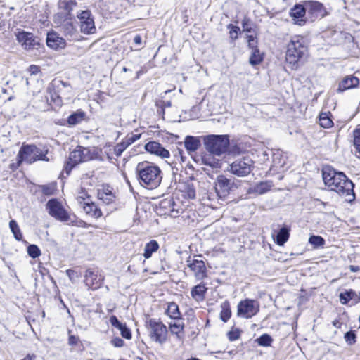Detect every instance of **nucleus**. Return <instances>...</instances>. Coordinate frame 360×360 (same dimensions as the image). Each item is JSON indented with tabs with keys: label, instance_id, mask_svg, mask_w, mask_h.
I'll use <instances>...</instances> for the list:
<instances>
[{
	"label": "nucleus",
	"instance_id": "nucleus-46",
	"mask_svg": "<svg viewBox=\"0 0 360 360\" xmlns=\"http://www.w3.org/2000/svg\"><path fill=\"white\" fill-rule=\"evenodd\" d=\"M345 340L349 345H353L356 342V334L354 331L349 330L345 334Z\"/></svg>",
	"mask_w": 360,
	"mask_h": 360
},
{
	"label": "nucleus",
	"instance_id": "nucleus-2",
	"mask_svg": "<svg viewBox=\"0 0 360 360\" xmlns=\"http://www.w3.org/2000/svg\"><path fill=\"white\" fill-rule=\"evenodd\" d=\"M139 184L147 188H157L162 180L161 170L159 167L148 162H139L136 168Z\"/></svg>",
	"mask_w": 360,
	"mask_h": 360
},
{
	"label": "nucleus",
	"instance_id": "nucleus-33",
	"mask_svg": "<svg viewBox=\"0 0 360 360\" xmlns=\"http://www.w3.org/2000/svg\"><path fill=\"white\" fill-rule=\"evenodd\" d=\"M98 198L104 203L108 205L113 202L115 199L114 194L109 189L99 191L98 193Z\"/></svg>",
	"mask_w": 360,
	"mask_h": 360
},
{
	"label": "nucleus",
	"instance_id": "nucleus-1",
	"mask_svg": "<svg viewBox=\"0 0 360 360\" xmlns=\"http://www.w3.org/2000/svg\"><path fill=\"white\" fill-rule=\"evenodd\" d=\"M322 177L324 184L330 191L340 195L354 198V184L342 172H336L330 166H326L322 169Z\"/></svg>",
	"mask_w": 360,
	"mask_h": 360
},
{
	"label": "nucleus",
	"instance_id": "nucleus-48",
	"mask_svg": "<svg viewBox=\"0 0 360 360\" xmlns=\"http://www.w3.org/2000/svg\"><path fill=\"white\" fill-rule=\"evenodd\" d=\"M110 322L111 323V325L117 328L120 331L124 327L126 326V324H123L115 316H112L110 318Z\"/></svg>",
	"mask_w": 360,
	"mask_h": 360
},
{
	"label": "nucleus",
	"instance_id": "nucleus-34",
	"mask_svg": "<svg viewBox=\"0 0 360 360\" xmlns=\"http://www.w3.org/2000/svg\"><path fill=\"white\" fill-rule=\"evenodd\" d=\"M358 295L352 289L346 290L345 292H341L340 295V302L343 304H347L349 300H354L356 302Z\"/></svg>",
	"mask_w": 360,
	"mask_h": 360
},
{
	"label": "nucleus",
	"instance_id": "nucleus-60",
	"mask_svg": "<svg viewBox=\"0 0 360 360\" xmlns=\"http://www.w3.org/2000/svg\"><path fill=\"white\" fill-rule=\"evenodd\" d=\"M349 269L352 272H357L360 270V267L358 266L351 265L349 266Z\"/></svg>",
	"mask_w": 360,
	"mask_h": 360
},
{
	"label": "nucleus",
	"instance_id": "nucleus-19",
	"mask_svg": "<svg viewBox=\"0 0 360 360\" xmlns=\"http://www.w3.org/2000/svg\"><path fill=\"white\" fill-rule=\"evenodd\" d=\"M18 158H20V162H26L32 163L34 162L33 145H22L20 148Z\"/></svg>",
	"mask_w": 360,
	"mask_h": 360
},
{
	"label": "nucleus",
	"instance_id": "nucleus-3",
	"mask_svg": "<svg viewBox=\"0 0 360 360\" xmlns=\"http://www.w3.org/2000/svg\"><path fill=\"white\" fill-rule=\"evenodd\" d=\"M307 52V47L304 39L295 36L287 45L286 62L292 65V68H297L298 62L306 55Z\"/></svg>",
	"mask_w": 360,
	"mask_h": 360
},
{
	"label": "nucleus",
	"instance_id": "nucleus-53",
	"mask_svg": "<svg viewBox=\"0 0 360 360\" xmlns=\"http://www.w3.org/2000/svg\"><path fill=\"white\" fill-rule=\"evenodd\" d=\"M77 164V163H75L73 162L72 161H71L70 159H69V161H68L66 162V165L65 166V169H64V171L66 173L67 175H69L71 172V170L72 169V168L76 166Z\"/></svg>",
	"mask_w": 360,
	"mask_h": 360
},
{
	"label": "nucleus",
	"instance_id": "nucleus-29",
	"mask_svg": "<svg viewBox=\"0 0 360 360\" xmlns=\"http://www.w3.org/2000/svg\"><path fill=\"white\" fill-rule=\"evenodd\" d=\"M158 249V243L155 240H152L146 244L143 255L146 259H149L153 253L157 252Z\"/></svg>",
	"mask_w": 360,
	"mask_h": 360
},
{
	"label": "nucleus",
	"instance_id": "nucleus-47",
	"mask_svg": "<svg viewBox=\"0 0 360 360\" xmlns=\"http://www.w3.org/2000/svg\"><path fill=\"white\" fill-rule=\"evenodd\" d=\"M241 331L238 328H233L229 333L228 337L231 341H234L240 338Z\"/></svg>",
	"mask_w": 360,
	"mask_h": 360
},
{
	"label": "nucleus",
	"instance_id": "nucleus-36",
	"mask_svg": "<svg viewBox=\"0 0 360 360\" xmlns=\"http://www.w3.org/2000/svg\"><path fill=\"white\" fill-rule=\"evenodd\" d=\"M9 227L15 240L18 241L22 240V235L20 229L15 220L12 219L10 221Z\"/></svg>",
	"mask_w": 360,
	"mask_h": 360
},
{
	"label": "nucleus",
	"instance_id": "nucleus-26",
	"mask_svg": "<svg viewBox=\"0 0 360 360\" xmlns=\"http://www.w3.org/2000/svg\"><path fill=\"white\" fill-rule=\"evenodd\" d=\"M207 290V288L205 285L200 283L192 288L191 294L192 297L197 302H201L205 300Z\"/></svg>",
	"mask_w": 360,
	"mask_h": 360
},
{
	"label": "nucleus",
	"instance_id": "nucleus-56",
	"mask_svg": "<svg viewBox=\"0 0 360 360\" xmlns=\"http://www.w3.org/2000/svg\"><path fill=\"white\" fill-rule=\"evenodd\" d=\"M78 342H79L78 337L75 336V335H70L69 340H68L69 345H77Z\"/></svg>",
	"mask_w": 360,
	"mask_h": 360
},
{
	"label": "nucleus",
	"instance_id": "nucleus-49",
	"mask_svg": "<svg viewBox=\"0 0 360 360\" xmlns=\"http://www.w3.org/2000/svg\"><path fill=\"white\" fill-rule=\"evenodd\" d=\"M110 322L111 323V325L117 328L120 331L124 327L126 326V324H123L115 316H112L110 318Z\"/></svg>",
	"mask_w": 360,
	"mask_h": 360
},
{
	"label": "nucleus",
	"instance_id": "nucleus-40",
	"mask_svg": "<svg viewBox=\"0 0 360 360\" xmlns=\"http://www.w3.org/2000/svg\"><path fill=\"white\" fill-rule=\"evenodd\" d=\"M309 243L314 248H318L324 246L325 240L320 236H311L309 238Z\"/></svg>",
	"mask_w": 360,
	"mask_h": 360
},
{
	"label": "nucleus",
	"instance_id": "nucleus-31",
	"mask_svg": "<svg viewBox=\"0 0 360 360\" xmlns=\"http://www.w3.org/2000/svg\"><path fill=\"white\" fill-rule=\"evenodd\" d=\"M166 314L174 320H178V319L181 318L179 306L174 302L168 304Z\"/></svg>",
	"mask_w": 360,
	"mask_h": 360
},
{
	"label": "nucleus",
	"instance_id": "nucleus-25",
	"mask_svg": "<svg viewBox=\"0 0 360 360\" xmlns=\"http://www.w3.org/2000/svg\"><path fill=\"white\" fill-rule=\"evenodd\" d=\"M201 146V141L199 137L187 136L184 140V146L189 152H195Z\"/></svg>",
	"mask_w": 360,
	"mask_h": 360
},
{
	"label": "nucleus",
	"instance_id": "nucleus-45",
	"mask_svg": "<svg viewBox=\"0 0 360 360\" xmlns=\"http://www.w3.org/2000/svg\"><path fill=\"white\" fill-rule=\"evenodd\" d=\"M354 146L360 153V129H356L354 132Z\"/></svg>",
	"mask_w": 360,
	"mask_h": 360
},
{
	"label": "nucleus",
	"instance_id": "nucleus-24",
	"mask_svg": "<svg viewBox=\"0 0 360 360\" xmlns=\"http://www.w3.org/2000/svg\"><path fill=\"white\" fill-rule=\"evenodd\" d=\"M82 209L87 215L94 218L98 219L102 216L101 210L92 202H84Z\"/></svg>",
	"mask_w": 360,
	"mask_h": 360
},
{
	"label": "nucleus",
	"instance_id": "nucleus-54",
	"mask_svg": "<svg viewBox=\"0 0 360 360\" xmlns=\"http://www.w3.org/2000/svg\"><path fill=\"white\" fill-rule=\"evenodd\" d=\"M120 334L121 335L127 339V340H129L131 338V330H129V328H128L126 326H124L121 330H120Z\"/></svg>",
	"mask_w": 360,
	"mask_h": 360
},
{
	"label": "nucleus",
	"instance_id": "nucleus-62",
	"mask_svg": "<svg viewBox=\"0 0 360 360\" xmlns=\"http://www.w3.org/2000/svg\"><path fill=\"white\" fill-rule=\"evenodd\" d=\"M38 70H39V68L36 65L30 66V71H31L32 74H35L37 72H38Z\"/></svg>",
	"mask_w": 360,
	"mask_h": 360
},
{
	"label": "nucleus",
	"instance_id": "nucleus-22",
	"mask_svg": "<svg viewBox=\"0 0 360 360\" xmlns=\"http://www.w3.org/2000/svg\"><path fill=\"white\" fill-rule=\"evenodd\" d=\"M359 84V80L356 77L347 76L345 77L339 84L338 92H343L345 90L355 88Z\"/></svg>",
	"mask_w": 360,
	"mask_h": 360
},
{
	"label": "nucleus",
	"instance_id": "nucleus-61",
	"mask_svg": "<svg viewBox=\"0 0 360 360\" xmlns=\"http://www.w3.org/2000/svg\"><path fill=\"white\" fill-rule=\"evenodd\" d=\"M172 105L171 101H162V107H170ZM162 112H164L165 110L162 108Z\"/></svg>",
	"mask_w": 360,
	"mask_h": 360
},
{
	"label": "nucleus",
	"instance_id": "nucleus-16",
	"mask_svg": "<svg viewBox=\"0 0 360 360\" xmlns=\"http://www.w3.org/2000/svg\"><path fill=\"white\" fill-rule=\"evenodd\" d=\"M141 137V134H128L122 142L117 143L115 147V154L117 156H120L122 152L128 148L131 144L134 143L136 141L139 139Z\"/></svg>",
	"mask_w": 360,
	"mask_h": 360
},
{
	"label": "nucleus",
	"instance_id": "nucleus-28",
	"mask_svg": "<svg viewBox=\"0 0 360 360\" xmlns=\"http://www.w3.org/2000/svg\"><path fill=\"white\" fill-rule=\"evenodd\" d=\"M85 116L86 113L83 110H78L68 117V123L70 126L76 125L84 120Z\"/></svg>",
	"mask_w": 360,
	"mask_h": 360
},
{
	"label": "nucleus",
	"instance_id": "nucleus-39",
	"mask_svg": "<svg viewBox=\"0 0 360 360\" xmlns=\"http://www.w3.org/2000/svg\"><path fill=\"white\" fill-rule=\"evenodd\" d=\"M319 124L323 128H330L333 126V122L328 117V113L321 112L319 115Z\"/></svg>",
	"mask_w": 360,
	"mask_h": 360
},
{
	"label": "nucleus",
	"instance_id": "nucleus-8",
	"mask_svg": "<svg viewBox=\"0 0 360 360\" xmlns=\"http://www.w3.org/2000/svg\"><path fill=\"white\" fill-rule=\"evenodd\" d=\"M259 310V305L256 300L245 299L238 303L237 315L242 318L250 319L256 315Z\"/></svg>",
	"mask_w": 360,
	"mask_h": 360
},
{
	"label": "nucleus",
	"instance_id": "nucleus-41",
	"mask_svg": "<svg viewBox=\"0 0 360 360\" xmlns=\"http://www.w3.org/2000/svg\"><path fill=\"white\" fill-rule=\"evenodd\" d=\"M38 191H41L45 195H52L55 191V185L53 184H49L46 185H39L38 186Z\"/></svg>",
	"mask_w": 360,
	"mask_h": 360
},
{
	"label": "nucleus",
	"instance_id": "nucleus-52",
	"mask_svg": "<svg viewBox=\"0 0 360 360\" xmlns=\"http://www.w3.org/2000/svg\"><path fill=\"white\" fill-rule=\"evenodd\" d=\"M248 46L252 50L257 49V41L255 39V38L252 35L248 36Z\"/></svg>",
	"mask_w": 360,
	"mask_h": 360
},
{
	"label": "nucleus",
	"instance_id": "nucleus-38",
	"mask_svg": "<svg viewBox=\"0 0 360 360\" xmlns=\"http://www.w3.org/2000/svg\"><path fill=\"white\" fill-rule=\"evenodd\" d=\"M33 150L34 162L37 160H44L46 162L49 161V158L46 157V153L48 152L47 150L44 152L41 149L37 148L34 145H33Z\"/></svg>",
	"mask_w": 360,
	"mask_h": 360
},
{
	"label": "nucleus",
	"instance_id": "nucleus-64",
	"mask_svg": "<svg viewBox=\"0 0 360 360\" xmlns=\"http://www.w3.org/2000/svg\"><path fill=\"white\" fill-rule=\"evenodd\" d=\"M81 195H79V196H84L85 197V200L86 198H89V195H88L87 193H86L85 191H83V189L81 190V192L79 193Z\"/></svg>",
	"mask_w": 360,
	"mask_h": 360
},
{
	"label": "nucleus",
	"instance_id": "nucleus-12",
	"mask_svg": "<svg viewBox=\"0 0 360 360\" xmlns=\"http://www.w3.org/2000/svg\"><path fill=\"white\" fill-rule=\"evenodd\" d=\"M46 207L51 216L62 221H67L69 215L61 204L56 199H51L48 201Z\"/></svg>",
	"mask_w": 360,
	"mask_h": 360
},
{
	"label": "nucleus",
	"instance_id": "nucleus-14",
	"mask_svg": "<svg viewBox=\"0 0 360 360\" xmlns=\"http://www.w3.org/2000/svg\"><path fill=\"white\" fill-rule=\"evenodd\" d=\"M103 281V277L98 274V270L94 269H86L84 275V283L89 288L92 290L98 288Z\"/></svg>",
	"mask_w": 360,
	"mask_h": 360
},
{
	"label": "nucleus",
	"instance_id": "nucleus-21",
	"mask_svg": "<svg viewBox=\"0 0 360 360\" xmlns=\"http://www.w3.org/2000/svg\"><path fill=\"white\" fill-rule=\"evenodd\" d=\"M46 44L53 49L64 48L65 41L60 37L56 32H49L46 37Z\"/></svg>",
	"mask_w": 360,
	"mask_h": 360
},
{
	"label": "nucleus",
	"instance_id": "nucleus-55",
	"mask_svg": "<svg viewBox=\"0 0 360 360\" xmlns=\"http://www.w3.org/2000/svg\"><path fill=\"white\" fill-rule=\"evenodd\" d=\"M111 344L116 347H120L123 346L124 341L121 338L115 337L112 339Z\"/></svg>",
	"mask_w": 360,
	"mask_h": 360
},
{
	"label": "nucleus",
	"instance_id": "nucleus-10",
	"mask_svg": "<svg viewBox=\"0 0 360 360\" xmlns=\"http://www.w3.org/2000/svg\"><path fill=\"white\" fill-rule=\"evenodd\" d=\"M235 188L236 186L231 179L224 175L218 176L214 189L219 198L224 199Z\"/></svg>",
	"mask_w": 360,
	"mask_h": 360
},
{
	"label": "nucleus",
	"instance_id": "nucleus-13",
	"mask_svg": "<svg viewBox=\"0 0 360 360\" xmlns=\"http://www.w3.org/2000/svg\"><path fill=\"white\" fill-rule=\"evenodd\" d=\"M187 266L194 274L197 280H202L207 277V270L202 260L191 259L189 257L186 261Z\"/></svg>",
	"mask_w": 360,
	"mask_h": 360
},
{
	"label": "nucleus",
	"instance_id": "nucleus-18",
	"mask_svg": "<svg viewBox=\"0 0 360 360\" xmlns=\"http://www.w3.org/2000/svg\"><path fill=\"white\" fill-rule=\"evenodd\" d=\"M307 9H305L304 4L303 5H295L290 11V15L295 20V23L299 25H302L305 23L304 15L306 14Z\"/></svg>",
	"mask_w": 360,
	"mask_h": 360
},
{
	"label": "nucleus",
	"instance_id": "nucleus-32",
	"mask_svg": "<svg viewBox=\"0 0 360 360\" xmlns=\"http://www.w3.org/2000/svg\"><path fill=\"white\" fill-rule=\"evenodd\" d=\"M290 230L288 227H282L277 233L276 236V243L278 245H283L288 240Z\"/></svg>",
	"mask_w": 360,
	"mask_h": 360
},
{
	"label": "nucleus",
	"instance_id": "nucleus-17",
	"mask_svg": "<svg viewBox=\"0 0 360 360\" xmlns=\"http://www.w3.org/2000/svg\"><path fill=\"white\" fill-rule=\"evenodd\" d=\"M147 152L165 158L169 156V152L163 148L160 143L156 141H150L145 145Z\"/></svg>",
	"mask_w": 360,
	"mask_h": 360
},
{
	"label": "nucleus",
	"instance_id": "nucleus-6",
	"mask_svg": "<svg viewBox=\"0 0 360 360\" xmlns=\"http://www.w3.org/2000/svg\"><path fill=\"white\" fill-rule=\"evenodd\" d=\"M254 167V161L248 156H244L234 160L229 165L228 170L238 177L247 176Z\"/></svg>",
	"mask_w": 360,
	"mask_h": 360
},
{
	"label": "nucleus",
	"instance_id": "nucleus-27",
	"mask_svg": "<svg viewBox=\"0 0 360 360\" xmlns=\"http://www.w3.org/2000/svg\"><path fill=\"white\" fill-rule=\"evenodd\" d=\"M170 331L172 334L176 335L177 338L181 339L180 333L183 331L184 325L181 321V319L179 318L178 320H174L169 323Z\"/></svg>",
	"mask_w": 360,
	"mask_h": 360
},
{
	"label": "nucleus",
	"instance_id": "nucleus-7",
	"mask_svg": "<svg viewBox=\"0 0 360 360\" xmlns=\"http://www.w3.org/2000/svg\"><path fill=\"white\" fill-rule=\"evenodd\" d=\"M16 37L25 50L34 52V54H37V52L40 53L39 49L41 47L40 39L32 33L20 31L18 32Z\"/></svg>",
	"mask_w": 360,
	"mask_h": 360
},
{
	"label": "nucleus",
	"instance_id": "nucleus-5",
	"mask_svg": "<svg viewBox=\"0 0 360 360\" xmlns=\"http://www.w3.org/2000/svg\"><path fill=\"white\" fill-rule=\"evenodd\" d=\"M146 327L150 339L160 345L167 340V328L161 321L150 319L146 322Z\"/></svg>",
	"mask_w": 360,
	"mask_h": 360
},
{
	"label": "nucleus",
	"instance_id": "nucleus-9",
	"mask_svg": "<svg viewBox=\"0 0 360 360\" xmlns=\"http://www.w3.org/2000/svg\"><path fill=\"white\" fill-rule=\"evenodd\" d=\"M77 18L80 24V30L85 34H91L96 32V27L94 18L90 11H80L77 13Z\"/></svg>",
	"mask_w": 360,
	"mask_h": 360
},
{
	"label": "nucleus",
	"instance_id": "nucleus-30",
	"mask_svg": "<svg viewBox=\"0 0 360 360\" xmlns=\"http://www.w3.org/2000/svg\"><path fill=\"white\" fill-rule=\"evenodd\" d=\"M213 154H207L202 156V163L205 165L210 166L212 168H218L220 167V162L219 159L213 157Z\"/></svg>",
	"mask_w": 360,
	"mask_h": 360
},
{
	"label": "nucleus",
	"instance_id": "nucleus-43",
	"mask_svg": "<svg viewBox=\"0 0 360 360\" xmlns=\"http://www.w3.org/2000/svg\"><path fill=\"white\" fill-rule=\"evenodd\" d=\"M27 253L32 258H37L41 255V250L36 245H30L27 247Z\"/></svg>",
	"mask_w": 360,
	"mask_h": 360
},
{
	"label": "nucleus",
	"instance_id": "nucleus-44",
	"mask_svg": "<svg viewBox=\"0 0 360 360\" xmlns=\"http://www.w3.org/2000/svg\"><path fill=\"white\" fill-rule=\"evenodd\" d=\"M228 29H229V35H230V37L233 39V40H235L238 38V32L240 31V28L238 26H235L232 24H229L228 26H227Z\"/></svg>",
	"mask_w": 360,
	"mask_h": 360
},
{
	"label": "nucleus",
	"instance_id": "nucleus-4",
	"mask_svg": "<svg viewBox=\"0 0 360 360\" xmlns=\"http://www.w3.org/2000/svg\"><path fill=\"white\" fill-rule=\"evenodd\" d=\"M205 148L214 155L220 156L226 152L229 146L227 135H207L202 137Z\"/></svg>",
	"mask_w": 360,
	"mask_h": 360
},
{
	"label": "nucleus",
	"instance_id": "nucleus-57",
	"mask_svg": "<svg viewBox=\"0 0 360 360\" xmlns=\"http://www.w3.org/2000/svg\"><path fill=\"white\" fill-rule=\"evenodd\" d=\"M22 162H20V158L17 157V162L15 163L13 162L10 164L9 167L13 171H15L18 168V167L21 165Z\"/></svg>",
	"mask_w": 360,
	"mask_h": 360
},
{
	"label": "nucleus",
	"instance_id": "nucleus-35",
	"mask_svg": "<svg viewBox=\"0 0 360 360\" xmlns=\"http://www.w3.org/2000/svg\"><path fill=\"white\" fill-rule=\"evenodd\" d=\"M221 312H220V319L223 322H227L231 316V311L230 309V304L228 301L224 302L221 304Z\"/></svg>",
	"mask_w": 360,
	"mask_h": 360
},
{
	"label": "nucleus",
	"instance_id": "nucleus-51",
	"mask_svg": "<svg viewBox=\"0 0 360 360\" xmlns=\"http://www.w3.org/2000/svg\"><path fill=\"white\" fill-rule=\"evenodd\" d=\"M242 26L243 30L247 32H251L252 31V25L249 19L245 18L242 21Z\"/></svg>",
	"mask_w": 360,
	"mask_h": 360
},
{
	"label": "nucleus",
	"instance_id": "nucleus-23",
	"mask_svg": "<svg viewBox=\"0 0 360 360\" xmlns=\"http://www.w3.org/2000/svg\"><path fill=\"white\" fill-rule=\"evenodd\" d=\"M272 181H260L248 190V193H257L262 195L268 192L273 187Z\"/></svg>",
	"mask_w": 360,
	"mask_h": 360
},
{
	"label": "nucleus",
	"instance_id": "nucleus-11",
	"mask_svg": "<svg viewBox=\"0 0 360 360\" xmlns=\"http://www.w3.org/2000/svg\"><path fill=\"white\" fill-rule=\"evenodd\" d=\"M304 5L311 21H314L319 18H322L327 15L326 8L319 1H305Z\"/></svg>",
	"mask_w": 360,
	"mask_h": 360
},
{
	"label": "nucleus",
	"instance_id": "nucleus-58",
	"mask_svg": "<svg viewBox=\"0 0 360 360\" xmlns=\"http://www.w3.org/2000/svg\"><path fill=\"white\" fill-rule=\"evenodd\" d=\"M77 202L80 205V206L82 207H83V203L84 202H86L85 200V197L84 196H77V198H76Z\"/></svg>",
	"mask_w": 360,
	"mask_h": 360
},
{
	"label": "nucleus",
	"instance_id": "nucleus-15",
	"mask_svg": "<svg viewBox=\"0 0 360 360\" xmlns=\"http://www.w3.org/2000/svg\"><path fill=\"white\" fill-rule=\"evenodd\" d=\"M91 158L90 150L88 148L77 146L70 153L69 159L75 163L88 161Z\"/></svg>",
	"mask_w": 360,
	"mask_h": 360
},
{
	"label": "nucleus",
	"instance_id": "nucleus-20",
	"mask_svg": "<svg viewBox=\"0 0 360 360\" xmlns=\"http://www.w3.org/2000/svg\"><path fill=\"white\" fill-rule=\"evenodd\" d=\"M159 205L160 209L165 211V214L169 212L170 215L172 217H176L179 213H181V210L179 209H174L176 203L172 198H167L162 200L160 202Z\"/></svg>",
	"mask_w": 360,
	"mask_h": 360
},
{
	"label": "nucleus",
	"instance_id": "nucleus-42",
	"mask_svg": "<svg viewBox=\"0 0 360 360\" xmlns=\"http://www.w3.org/2000/svg\"><path fill=\"white\" fill-rule=\"evenodd\" d=\"M256 342L260 346L269 347L272 343L273 339L269 334L265 333L259 337Z\"/></svg>",
	"mask_w": 360,
	"mask_h": 360
},
{
	"label": "nucleus",
	"instance_id": "nucleus-50",
	"mask_svg": "<svg viewBox=\"0 0 360 360\" xmlns=\"http://www.w3.org/2000/svg\"><path fill=\"white\" fill-rule=\"evenodd\" d=\"M66 274L72 283L76 282L80 277V274L72 269H68Z\"/></svg>",
	"mask_w": 360,
	"mask_h": 360
},
{
	"label": "nucleus",
	"instance_id": "nucleus-37",
	"mask_svg": "<svg viewBox=\"0 0 360 360\" xmlns=\"http://www.w3.org/2000/svg\"><path fill=\"white\" fill-rule=\"evenodd\" d=\"M263 60L262 54L258 49H252L250 56V63L252 65L259 64Z\"/></svg>",
	"mask_w": 360,
	"mask_h": 360
},
{
	"label": "nucleus",
	"instance_id": "nucleus-59",
	"mask_svg": "<svg viewBox=\"0 0 360 360\" xmlns=\"http://www.w3.org/2000/svg\"><path fill=\"white\" fill-rule=\"evenodd\" d=\"M142 39L140 35H136L134 38V42L137 44L140 45L141 44Z\"/></svg>",
	"mask_w": 360,
	"mask_h": 360
},
{
	"label": "nucleus",
	"instance_id": "nucleus-63",
	"mask_svg": "<svg viewBox=\"0 0 360 360\" xmlns=\"http://www.w3.org/2000/svg\"><path fill=\"white\" fill-rule=\"evenodd\" d=\"M188 195L190 198H194L195 196V190L193 189H191L189 191H188Z\"/></svg>",
	"mask_w": 360,
	"mask_h": 360
}]
</instances>
